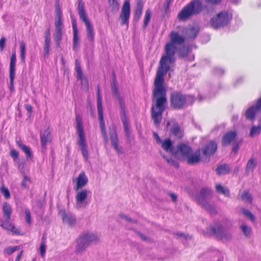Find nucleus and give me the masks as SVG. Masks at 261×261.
<instances>
[{
  "instance_id": "nucleus-36",
  "label": "nucleus",
  "mask_w": 261,
  "mask_h": 261,
  "mask_svg": "<svg viewBox=\"0 0 261 261\" xmlns=\"http://www.w3.org/2000/svg\"><path fill=\"white\" fill-rule=\"evenodd\" d=\"M20 56L22 62L24 63L25 60V44L23 41H21L20 45Z\"/></svg>"
},
{
  "instance_id": "nucleus-3",
  "label": "nucleus",
  "mask_w": 261,
  "mask_h": 261,
  "mask_svg": "<svg viewBox=\"0 0 261 261\" xmlns=\"http://www.w3.org/2000/svg\"><path fill=\"white\" fill-rule=\"evenodd\" d=\"M4 220H0V226L4 229L10 231L13 234L19 236L21 233L19 228H17L11 221L12 209L10 204L4 202L2 207Z\"/></svg>"
},
{
  "instance_id": "nucleus-6",
  "label": "nucleus",
  "mask_w": 261,
  "mask_h": 261,
  "mask_svg": "<svg viewBox=\"0 0 261 261\" xmlns=\"http://www.w3.org/2000/svg\"><path fill=\"white\" fill-rule=\"evenodd\" d=\"M202 9L201 3L199 0H193L180 11L178 18L180 20H185L191 15L199 13Z\"/></svg>"
},
{
  "instance_id": "nucleus-42",
  "label": "nucleus",
  "mask_w": 261,
  "mask_h": 261,
  "mask_svg": "<svg viewBox=\"0 0 261 261\" xmlns=\"http://www.w3.org/2000/svg\"><path fill=\"white\" fill-rule=\"evenodd\" d=\"M241 229L243 232L244 233V235L246 237H249L250 236L251 232V228L247 226L245 224H243L241 226Z\"/></svg>"
},
{
  "instance_id": "nucleus-45",
  "label": "nucleus",
  "mask_w": 261,
  "mask_h": 261,
  "mask_svg": "<svg viewBox=\"0 0 261 261\" xmlns=\"http://www.w3.org/2000/svg\"><path fill=\"white\" fill-rule=\"evenodd\" d=\"M31 183V179L27 175L23 176V178L21 182V187L23 188H28L29 185Z\"/></svg>"
},
{
  "instance_id": "nucleus-38",
  "label": "nucleus",
  "mask_w": 261,
  "mask_h": 261,
  "mask_svg": "<svg viewBox=\"0 0 261 261\" xmlns=\"http://www.w3.org/2000/svg\"><path fill=\"white\" fill-rule=\"evenodd\" d=\"M79 11L80 18L84 22L89 20L87 18L86 13L84 9V6L81 4L79 5Z\"/></svg>"
},
{
  "instance_id": "nucleus-37",
  "label": "nucleus",
  "mask_w": 261,
  "mask_h": 261,
  "mask_svg": "<svg viewBox=\"0 0 261 261\" xmlns=\"http://www.w3.org/2000/svg\"><path fill=\"white\" fill-rule=\"evenodd\" d=\"M239 196L242 200L246 202H251L252 200L251 195L247 191H244L241 194L239 195Z\"/></svg>"
},
{
  "instance_id": "nucleus-16",
  "label": "nucleus",
  "mask_w": 261,
  "mask_h": 261,
  "mask_svg": "<svg viewBox=\"0 0 261 261\" xmlns=\"http://www.w3.org/2000/svg\"><path fill=\"white\" fill-rule=\"evenodd\" d=\"M261 108V97L257 101L255 106H252L249 108L246 113V117L248 119L253 120L255 114L260 111Z\"/></svg>"
},
{
  "instance_id": "nucleus-47",
  "label": "nucleus",
  "mask_w": 261,
  "mask_h": 261,
  "mask_svg": "<svg viewBox=\"0 0 261 261\" xmlns=\"http://www.w3.org/2000/svg\"><path fill=\"white\" fill-rule=\"evenodd\" d=\"M243 214L247 218H249L251 221H254L255 218L253 215L248 210L246 209L242 210Z\"/></svg>"
},
{
  "instance_id": "nucleus-19",
  "label": "nucleus",
  "mask_w": 261,
  "mask_h": 261,
  "mask_svg": "<svg viewBox=\"0 0 261 261\" xmlns=\"http://www.w3.org/2000/svg\"><path fill=\"white\" fill-rule=\"evenodd\" d=\"M52 141L51 132L49 128L44 131L41 136V145L43 149H45L48 143H50Z\"/></svg>"
},
{
  "instance_id": "nucleus-53",
  "label": "nucleus",
  "mask_w": 261,
  "mask_h": 261,
  "mask_svg": "<svg viewBox=\"0 0 261 261\" xmlns=\"http://www.w3.org/2000/svg\"><path fill=\"white\" fill-rule=\"evenodd\" d=\"M25 214L26 216V222L29 224H31L32 222L31 220V214L29 210H25Z\"/></svg>"
},
{
  "instance_id": "nucleus-57",
  "label": "nucleus",
  "mask_w": 261,
  "mask_h": 261,
  "mask_svg": "<svg viewBox=\"0 0 261 261\" xmlns=\"http://www.w3.org/2000/svg\"><path fill=\"white\" fill-rule=\"evenodd\" d=\"M5 38L3 37L0 40V48L1 50H3L5 45Z\"/></svg>"
},
{
  "instance_id": "nucleus-28",
  "label": "nucleus",
  "mask_w": 261,
  "mask_h": 261,
  "mask_svg": "<svg viewBox=\"0 0 261 261\" xmlns=\"http://www.w3.org/2000/svg\"><path fill=\"white\" fill-rule=\"evenodd\" d=\"M17 145L25 153L27 159H31L32 158V153L30 147L23 144L19 141H17Z\"/></svg>"
},
{
  "instance_id": "nucleus-26",
  "label": "nucleus",
  "mask_w": 261,
  "mask_h": 261,
  "mask_svg": "<svg viewBox=\"0 0 261 261\" xmlns=\"http://www.w3.org/2000/svg\"><path fill=\"white\" fill-rule=\"evenodd\" d=\"M98 117L100 121V125L101 130V133L104 137L105 141L107 142L108 141V137L107 136L106 130L105 129V123L103 117V111H98Z\"/></svg>"
},
{
  "instance_id": "nucleus-48",
  "label": "nucleus",
  "mask_w": 261,
  "mask_h": 261,
  "mask_svg": "<svg viewBox=\"0 0 261 261\" xmlns=\"http://www.w3.org/2000/svg\"><path fill=\"white\" fill-rule=\"evenodd\" d=\"M119 217L122 220H124L125 221L128 222L135 223V224L137 223V222L136 220H134L124 214H120L119 215Z\"/></svg>"
},
{
  "instance_id": "nucleus-58",
  "label": "nucleus",
  "mask_w": 261,
  "mask_h": 261,
  "mask_svg": "<svg viewBox=\"0 0 261 261\" xmlns=\"http://www.w3.org/2000/svg\"><path fill=\"white\" fill-rule=\"evenodd\" d=\"M25 108L27 110V111H28V112L30 114H31V113H32V111H33V107H32V106L29 104L25 105Z\"/></svg>"
},
{
  "instance_id": "nucleus-61",
  "label": "nucleus",
  "mask_w": 261,
  "mask_h": 261,
  "mask_svg": "<svg viewBox=\"0 0 261 261\" xmlns=\"http://www.w3.org/2000/svg\"><path fill=\"white\" fill-rule=\"evenodd\" d=\"M153 136H154V137L155 139V140H156L157 143H161V140L160 138V137H159V135H158L157 133H153Z\"/></svg>"
},
{
  "instance_id": "nucleus-46",
  "label": "nucleus",
  "mask_w": 261,
  "mask_h": 261,
  "mask_svg": "<svg viewBox=\"0 0 261 261\" xmlns=\"http://www.w3.org/2000/svg\"><path fill=\"white\" fill-rule=\"evenodd\" d=\"M151 17V11L150 10L148 9L146 11L145 15L144 20V27L145 28L148 24V22L150 19Z\"/></svg>"
},
{
  "instance_id": "nucleus-7",
  "label": "nucleus",
  "mask_w": 261,
  "mask_h": 261,
  "mask_svg": "<svg viewBox=\"0 0 261 261\" xmlns=\"http://www.w3.org/2000/svg\"><path fill=\"white\" fill-rule=\"evenodd\" d=\"M112 90L114 96L117 99V100H118V102L120 104V106L121 108V120L123 122L124 129L125 132V133L126 135L128 136L129 125L126 117L124 103L123 102L122 98L120 96L118 92V89L115 83H113L112 85Z\"/></svg>"
},
{
  "instance_id": "nucleus-25",
  "label": "nucleus",
  "mask_w": 261,
  "mask_h": 261,
  "mask_svg": "<svg viewBox=\"0 0 261 261\" xmlns=\"http://www.w3.org/2000/svg\"><path fill=\"white\" fill-rule=\"evenodd\" d=\"M199 28L198 27H189L185 29V32L187 36L189 38H195L198 32Z\"/></svg>"
},
{
  "instance_id": "nucleus-11",
  "label": "nucleus",
  "mask_w": 261,
  "mask_h": 261,
  "mask_svg": "<svg viewBox=\"0 0 261 261\" xmlns=\"http://www.w3.org/2000/svg\"><path fill=\"white\" fill-rule=\"evenodd\" d=\"M186 101V96L179 92H174L171 95V106L175 109H181Z\"/></svg>"
},
{
  "instance_id": "nucleus-51",
  "label": "nucleus",
  "mask_w": 261,
  "mask_h": 261,
  "mask_svg": "<svg viewBox=\"0 0 261 261\" xmlns=\"http://www.w3.org/2000/svg\"><path fill=\"white\" fill-rule=\"evenodd\" d=\"M39 250L41 256L44 257L46 253V244H44V243H41Z\"/></svg>"
},
{
  "instance_id": "nucleus-31",
  "label": "nucleus",
  "mask_w": 261,
  "mask_h": 261,
  "mask_svg": "<svg viewBox=\"0 0 261 261\" xmlns=\"http://www.w3.org/2000/svg\"><path fill=\"white\" fill-rule=\"evenodd\" d=\"M172 122L173 123V125L171 130L172 134L177 138H181L183 135L181 128L177 123L173 121H172Z\"/></svg>"
},
{
  "instance_id": "nucleus-12",
  "label": "nucleus",
  "mask_w": 261,
  "mask_h": 261,
  "mask_svg": "<svg viewBox=\"0 0 261 261\" xmlns=\"http://www.w3.org/2000/svg\"><path fill=\"white\" fill-rule=\"evenodd\" d=\"M75 70L77 80L80 81L82 89L85 91H88L89 90L88 80L82 72L80 65L77 61L76 62Z\"/></svg>"
},
{
  "instance_id": "nucleus-34",
  "label": "nucleus",
  "mask_w": 261,
  "mask_h": 261,
  "mask_svg": "<svg viewBox=\"0 0 261 261\" xmlns=\"http://www.w3.org/2000/svg\"><path fill=\"white\" fill-rule=\"evenodd\" d=\"M229 171V166L225 164L219 166L216 169V172L218 174H225L228 173Z\"/></svg>"
},
{
  "instance_id": "nucleus-59",
  "label": "nucleus",
  "mask_w": 261,
  "mask_h": 261,
  "mask_svg": "<svg viewBox=\"0 0 261 261\" xmlns=\"http://www.w3.org/2000/svg\"><path fill=\"white\" fill-rule=\"evenodd\" d=\"M169 195L171 197L172 200L173 202H176L177 200V195L173 193H169Z\"/></svg>"
},
{
  "instance_id": "nucleus-41",
  "label": "nucleus",
  "mask_w": 261,
  "mask_h": 261,
  "mask_svg": "<svg viewBox=\"0 0 261 261\" xmlns=\"http://www.w3.org/2000/svg\"><path fill=\"white\" fill-rule=\"evenodd\" d=\"M0 191L6 199H8L10 198L9 190L4 185L2 186L0 188Z\"/></svg>"
},
{
  "instance_id": "nucleus-39",
  "label": "nucleus",
  "mask_w": 261,
  "mask_h": 261,
  "mask_svg": "<svg viewBox=\"0 0 261 261\" xmlns=\"http://www.w3.org/2000/svg\"><path fill=\"white\" fill-rule=\"evenodd\" d=\"M189 47L188 46L184 45L179 49L178 54L180 57L184 58L188 55L189 53Z\"/></svg>"
},
{
  "instance_id": "nucleus-29",
  "label": "nucleus",
  "mask_w": 261,
  "mask_h": 261,
  "mask_svg": "<svg viewBox=\"0 0 261 261\" xmlns=\"http://www.w3.org/2000/svg\"><path fill=\"white\" fill-rule=\"evenodd\" d=\"M76 224L75 216L72 214L66 215V225L69 228L74 227Z\"/></svg>"
},
{
  "instance_id": "nucleus-5",
  "label": "nucleus",
  "mask_w": 261,
  "mask_h": 261,
  "mask_svg": "<svg viewBox=\"0 0 261 261\" xmlns=\"http://www.w3.org/2000/svg\"><path fill=\"white\" fill-rule=\"evenodd\" d=\"M76 127L77 134V144L82 150L83 156L87 160L88 159L87 144L82 123V120L79 116H77L76 118Z\"/></svg>"
},
{
  "instance_id": "nucleus-24",
  "label": "nucleus",
  "mask_w": 261,
  "mask_h": 261,
  "mask_svg": "<svg viewBox=\"0 0 261 261\" xmlns=\"http://www.w3.org/2000/svg\"><path fill=\"white\" fill-rule=\"evenodd\" d=\"M86 27V31L87 33V38L91 42H93L94 39V33L92 24L89 21H84Z\"/></svg>"
},
{
  "instance_id": "nucleus-56",
  "label": "nucleus",
  "mask_w": 261,
  "mask_h": 261,
  "mask_svg": "<svg viewBox=\"0 0 261 261\" xmlns=\"http://www.w3.org/2000/svg\"><path fill=\"white\" fill-rule=\"evenodd\" d=\"M18 248L17 246L10 247L7 249V252L8 254H11L16 251Z\"/></svg>"
},
{
  "instance_id": "nucleus-9",
  "label": "nucleus",
  "mask_w": 261,
  "mask_h": 261,
  "mask_svg": "<svg viewBox=\"0 0 261 261\" xmlns=\"http://www.w3.org/2000/svg\"><path fill=\"white\" fill-rule=\"evenodd\" d=\"M231 18L227 12H221L217 16L212 18L210 23L213 28L217 29L227 25Z\"/></svg>"
},
{
  "instance_id": "nucleus-52",
  "label": "nucleus",
  "mask_w": 261,
  "mask_h": 261,
  "mask_svg": "<svg viewBox=\"0 0 261 261\" xmlns=\"http://www.w3.org/2000/svg\"><path fill=\"white\" fill-rule=\"evenodd\" d=\"M136 233L141 238V239L145 242H148L149 241L150 239L146 237L144 234L142 233L141 232L138 231L137 230H135Z\"/></svg>"
},
{
  "instance_id": "nucleus-13",
  "label": "nucleus",
  "mask_w": 261,
  "mask_h": 261,
  "mask_svg": "<svg viewBox=\"0 0 261 261\" xmlns=\"http://www.w3.org/2000/svg\"><path fill=\"white\" fill-rule=\"evenodd\" d=\"M130 16V5L128 1H125L122 6L119 19L121 21V24L128 25V19Z\"/></svg>"
},
{
  "instance_id": "nucleus-2",
  "label": "nucleus",
  "mask_w": 261,
  "mask_h": 261,
  "mask_svg": "<svg viewBox=\"0 0 261 261\" xmlns=\"http://www.w3.org/2000/svg\"><path fill=\"white\" fill-rule=\"evenodd\" d=\"M99 242V237L97 234L90 231L84 232L76 240L75 251L76 253H82L91 244H97Z\"/></svg>"
},
{
  "instance_id": "nucleus-35",
  "label": "nucleus",
  "mask_w": 261,
  "mask_h": 261,
  "mask_svg": "<svg viewBox=\"0 0 261 261\" xmlns=\"http://www.w3.org/2000/svg\"><path fill=\"white\" fill-rule=\"evenodd\" d=\"M109 5L112 11L116 12L119 9V3L118 0H108Z\"/></svg>"
},
{
  "instance_id": "nucleus-50",
  "label": "nucleus",
  "mask_w": 261,
  "mask_h": 261,
  "mask_svg": "<svg viewBox=\"0 0 261 261\" xmlns=\"http://www.w3.org/2000/svg\"><path fill=\"white\" fill-rule=\"evenodd\" d=\"M163 156L164 158L165 159L167 162L169 164H170V165L175 166L176 167H178V164L176 162H175L172 158H167V157L165 156V155H163Z\"/></svg>"
},
{
  "instance_id": "nucleus-23",
  "label": "nucleus",
  "mask_w": 261,
  "mask_h": 261,
  "mask_svg": "<svg viewBox=\"0 0 261 261\" xmlns=\"http://www.w3.org/2000/svg\"><path fill=\"white\" fill-rule=\"evenodd\" d=\"M191 148L184 144H180L177 147V152L185 158L190 153H192Z\"/></svg>"
},
{
  "instance_id": "nucleus-21",
  "label": "nucleus",
  "mask_w": 261,
  "mask_h": 261,
  "mask_svg": "<svg viewBox=\"0 0 261 261\" xmlns=\"http://www.w3.org/2000/svg\"><path fill=\"white\" fill-rule=\"evenodd\" d=\"M62 25L63 23L61 21V17L56 18L55 22L56 34L55 37L57 44H59V41L61 39Z\"/></svg>"
},
{
  "instance_id": "nucleus-54",
  "label": "nucleus",
  "mask_w": 261,
  "mask_h": 261,
  "mask_svg": "<svg viewBox=\"0 0 261 261\" xmlns=\"http://www.w3.org/2000/svg\"><path fill=\"white\" fill-rule=\"evenodd\" d=\"M19 155V153L17 151L14 149H12L10 151V155L11 156L14 160H16L18 158Z\"/></svg>"
},
{
  "instance_id": "nucleus-60",
  "label": "nucleus",
  "mask_w": 261,
  "mask_h": 261,
  "mask_svg": "<svg viewBox=\"0 0 261 261\" xmlns=\"http://www.w3.org/2000/svg\"><path fill=\"white\" fill-rule=\"evenodd\" d=\"M61 11L60 8L56 9V18L61 17Z\"/></svg>"
},
{
  "instance_id": "nucleus-43",
  "label": "nucleus",
  "mask_w": 261,
  "mask_h": 261,
  "mask_svg": "<svg viewBox=\"0 0 261 261\" xmlns=\"http://www.w3.org/2000/svg\"><path fill=\"white\" fill-rule=\"evenodd\" d=\"M50 39L47 36L45 38L44 50L45 55H48L49 51Z\"/></svg>"
},
{
  "instance_id": "nucleus-63",
  "label": "nucleus",
  "mask_w": 261,
  "mask_h": 261,
  "mask_svg": "<svg viewBox=\"0 0 261 261\" xmlns=\"http://www.w3.org/2000/svg\"><path fill=\"white\" fill-rule=\"evenodd\" d=\"M72 28H73V32H78L76 23L74 21L72 22Z\"/></svg>"
},
{
  "instance_id": "nucleus-49",
  "label": "nucleus",
  "mask_w": 261,
  "mask_h": 261,
  "mask_svg": "<svg viewBox=\"0 0 261 261\" xmlns=\"http://www.w3.org/2000/svg\"><path fill=\"white\" fill-rule=\"evenodd\" d=\"M260 131V127L259 126H253L250 132V135L253 136L258 134Z\"/></svg>"
},
{
  "instance_id": "nucleus-55",
  "label": "nucleus",
  "mask_w": 261,
  "mask_h": 261,
  "mask_svg": "<svg viewBox=\"0 0 261 261\" xmlns=\"http://www.w3.org/2000/svg\"><path fill=\"white\" fill-rule=\"evenodd\" d=\"M175 235L177 237H182V238H185L186 240L191 239V237L190 236H189L188 234H186L185 233H181V232H177L175 234Z\"/></svg>"
},
{
  "instance_id": "nucleus-62",
  "label": "nucleus",
  "mask_w": 261,
  "mask_h": 261,
  "mask_svg": "<svg viewBox=\"0 0 261 261\" xmlns=\"http://www.w3.org/2000/svg\"><path fill=\"white\" fill-rule=\"evenodd\" d=\"M206 2L213 4H217L219 3L221 0H205Z\"/></svg>"
},
{
  "instance_id": "nucleus-44",
  "label": "nucleus",
  "mask_w": 261,
  "mask_h": 261,
  "mask_svg": "<svg viewBox=\"0 0 261 261\" xmlns=\"http://www.w3.org/2000/svg\"><path fill=\"white\" fill-rule=\"evenodd\" d=\"M97 110L102 111V98L100 94V90L99 87L97 88Z\"/></svg>"
},
{
  "instance_id": "nucleus-18",
  "label": "nucleus",
  "mask_w": 261,
  "mask_h": 261,
  "mask_svg": "<svg viewBox=\"0 0 261 261\" xmlns=\"http://www.w3.org/2000/svg\"><path fill=\"white\" fill-rule=\"evenodd\" d=\"M88 181V179L85 172H81L76 179V182L74 187V190H78L83 189V188L87 184Z\"/></svg>"
},
{
  "instance_id": "nucleus-10",
  "label": "nucleus",
  "mask_w": 261,
  "mask_h": 261,
  "mask_svg": "<svg viewBox=\"0 0 261 261\" xmlns=\"http://www.w3.org/2000/svg\"><path fill=\"white\" fill-rule=\"evenodd\" d=\"M213 233L215 234L219 239L222 241H229L231 239V232L226 229L221 225H217L215 227H211Z\"/></svg>"
},
{
  "instance_id": "nucleus-40",
  "label": "nucleus",
  "mask_w": 261,
  "mask_h": 261,
  "mask_svg": "<svg viewBox=\"0 0 261 261\" xmlns=\"http://www.w3.org/2000/svg\"><path fill=\"white\" fill-rule=\"evenodd\" d=\"M79 47V37L78 32H73V49L76 50Z\"/></svg>"
},
{
  "instance_id": "nucleus-27",
  "label": "nucleus",
  "mask_w": 261,
  "mask_h": 261,
  "mask_svg": "<svg viewBox=\"0 0 261 261\" xmlns=\"http://www.w3.org/2000/svg\"><path fill=\"white\" fill-rule=\"evenodd\" d=\"M215 190L217 193L219 194H222L226 197L230 196V192L228 189L223 187L220 184H216L215 186Z\"/></svg>"
},
{
  "instance_id": "nucleus-15",
  "label": "nucleus",
  "mask_w": 261,
  "mask_h": 261,
  "mask_svg": "<svg viewBox=\"0 0 261 261\" xmlns=\"http://www.w3.org/2000/svg\"><path fill=\"white\" fill-rule=\"evenodd\" d=\"M111 144L116 151L119 154L123 153L121 147L118 146V139L115 128L113 127L110 130Z\"/></svg>"
},
{
  "instance_id": "nucleus-20",
  "label": "nucleus",
  "mask_w": 261,
  "mask_h": 261,
  "mask_svg": "<svg viewBox=\"0 0 261 261\" xmlns=\"http://www.w3.org/2000/svg\"><path fill=\"white\" fill-rule=\"evenodd\" d=\"M217 149V145L214 141H210L204 148L203 153L206 156L214 154Z\"/></svg>"
},
{
  "instance_id": "nucleus-22",
  "label": "nucleus",
  "mask_w": 261,
  "mask_h": 261,
  "mask_svg": "<svg viewBox=\"0 0 261 261\" xmlns=\"http://www.w3.org/2000/svg\"><path fill=\"white\" fill-rule=\"evenodd\" d=\"M185 159L187 163L190 165H194L198 163L200 161V151H198L194 154L190 153Z\"/></svg>"
},
{
  "instance_id": "nucleus-1",
  "label": "nucleus",
  "mask_w": 261,
  "mask_h": 261,
  "mask_svg": "<svg viewBox=\"0 0 261 261\" xmlns=\"http://www.w3.org/2000/svg\"><path fill=\"white\" fill-rule=\"evenodd\" d=\"M170 42L165 47V54L163 55L160 62L154 80L153 91L154 105L151 108V117L155 125H159L162 118V114L167 102L166 91L163 87L164 76L169 70V65L175 61L174 55L176 50L175 45H181L185 41V38L177 32L172 31L170 34Z\"/></svg>"
},
{
  "instance_id": "nucleus-14",
  "label": "nucleus",
  "mask_w": 261,
  "mask_h": 261,
  "mask_svg": "<svg viewBox=\"0 0 261 261\" xmlns=\"http://www.w3.org/2000/svg\"><path fill=\"white\" fill-rule=\"evenodd\" d=\"M16 62V55L15 52H14L11 57L10 63L9 76L10 80V89L13 88L14 80L15 75V66Z\"/></svg>"
},
{
  "instance_id": "nucleus-8",
  "label": "nucleus",
  "mask_w": 261,
  "mask_h": 261,
  "mask_svg": "<svg viewBox=\"0 0 261 261\" xmlns=\"http://www.w3.org/2000/svg\"><path fill=\"white\" fill-rule=\"evenodd\" d=\"M75 191H76L75 207L79 210L84 209L88 205L87 199L90 192L86 189Z\"/></svg>"
},
{
  "instance_id": "nucleus-64",
  "label": "nucleus",
  "mask_w": 261,
  "mask_h": 261,
  "mask_svg": "<svg viewBox=\"0 0 261 261\" xmlns=\"http://www.w3.org/2000/svg\"><path fill=\"white\" fill-rule=\"evenodd\" d=\"M22 254V251H21L17 256L15 261H20Z\"/></svg>"
},
{
  "instance_id": "nucleus-33",
  "label": "nucleus",
  "mask_w": 261,
  "mask_h": 261,
  "mask_svg": "<svg viewBox=\"0 0 261 261\" xmlns=\"http://www.w3.org/2000/svg\"><path fill=\"white\" fill-rule=\"evenodd\" d=\"M256 166V163L253 158H251L247 162L246 167V172L248 174L250 171H252Z\"/></svg>"
},
{
  "instance_id": "nucleus-30",
  "label": "nucleus",
  "mask_w": 261,
  "mask_h": 261,
  "mask_svg": "<svg viewBox=\"0 0 261 261\" xmlns=\"http://www.w3.org/2000/svg\"><path fill=\"white\" fill-rule=\"evenodd\" d=\"M143 9V4L141 2H138L135 11L134 19L136 21H138L141 17Z\"/></svg>"
},
{
  "instance_id": "nucleus-32",
  "label": "nucleus",
  "mask_w": 261,
  "mask_h": 261,
  "mask_svg": "<svg viewBox=\"0 0 261 261\" xmlns=\"http://www.w3.org/2000/svg\"><path fill=\"white\" fill-rule=\"evenodd\" d=\"M162 147L167 152H173L172 142L169 139H166L162 142Z\"/></svg>"
},
{
  "instance_id": "nucleus-4",
  "label": "nucleus",
  "mask_w": 261,
  "mask_h": 261,
  "mask_svg": "<svg viewBox=\"0 0 261 261\" xmlns=\"http://www.w3.org/2000/svg\"><path fill=\"white\" fill-rule=\"evenodd\" d=\"M212 191L208 188H204L200 190L199 194L196 197L198 203L212 215H215L217 211L214 203H211L208 200L212 197Z\"/></svg>"
},
{
  "instance_id": "nucleus-17",
  "label": "nucleus",
  "mask_w": 261,
  "mask_h": 261,
  "mask_svg": "<svg viewBox=\"0 0 261 261\" xmlns=\"http://www.w3.org/2000/svg\"><path fill=\"white\" fill-rule=\"evenodd\" d=\"M237 133L235 130H231L225 134L221 140L222 145L226 146H228L236 138Z\"/></svg>"
}]
</instances>
